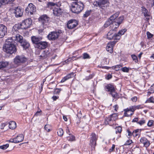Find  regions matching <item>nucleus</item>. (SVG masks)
Listing matches in <instances>:
<instances>
[{
  "label": "nucleus",
  "instance_id": "13d9d810",
  "mask_svg": "<svg viewBox=\"0 0 154 154\" xmlns=\"http://www.w3.org/2000/svg\"><path fill=\"white\" fill-rule=\"evenodd\" d=\"M115 145H114V144H113L112 145V146L111 147V148H110L109 149V152H111L112 151H113L114 150V149H115Z\"/></svg>",
  "mask_w": 154,
  "mask_h": 154
},
{
  "label": "nucleus",
  "instance_id": "0eeeda50",
  "mask_svg": "<svg viewBox=\"0 0 154 154\" xmlns=\"http://www.w3.org/2000/svg\"><path fill=\"white\" fill-rule=\"evenodd\" d=\"M32 24V20L30 18L26 19L20 24L21 29H25L29 27Z\"/></svg>",
  "mask_w": 154,
  "mask_h": 154
},
{
  "label": "nucleus",
  "instance_id": "09e8293b",
  "mask_svg": "<svg viewBox=\"0 0 154 154\" xmlns=\"http://www.w3.org/2000/svg\"><path fill=\"white\" fill-rule=\"evenodd\" d=\"M90 58L88 54L86 53H84L83 54V58L84 59H89Z\"/></svg>",
  "mask_w": 154,
  "mask_h": 154
},
{
  "label": "nucleus",
  "instance_id": "6e6d98bb",
  "mask_svg": "<svg viewBox=\"0 0 154 154\" xmlns=\"http://www.w3.org/2000/svg\"><path fill=\"white\" fill-rule=\"evenodd\" d=\"M91 11H86L85 14H84V17H87L89 16L90 14Z\"/></svg>",
  "mask_w": 154,
  "mask_h": 154
},
{
  "label": "nucleus",
  "instance_id": "6e6552de",
  "mask_svg": "<svg viewBox=\"0 0 154 154\" xmlns=\"http://www.w3.org/2000/svg\"><path fill=\"white\" fill-rule=\"evenodd\" d=\"M26 60V59L24 57L17 56L14 59V62L15 64L19 65L21 63H23Z\"/></svg>",
  "mask_w": 154,
  "mask_h": 154
},
{
  "label": "nucleus",
  "instance_id": "f704fd0d",
  "mask_svg": "<svg viewBox=\"0 0 154 154\" xmlns=\"http://www.w3.org/2000/svg\"><path fill=\"white\" fill-rule=\"evenodd\" d=\"M126 29H124L123 30H120L117 34H116V35H119L120 37V38H121V36L122 35L124 34L125 33L126 31Z\"/></svg>",
  "mask_w": 154,
  "mask_h": 154
},
{
  "label": "nucleus",
  "instance_id": "5fc2aeb1",
  "mask_svg": "<svg viewBox=\"0 0 154 154\" xmlns=\"http://www.w3.org/2000/svg\"><path fill=\"white\" fill-rule=\"evenodd\" d=\"M110 93L113 97H115L117 96V94L115 91L114 90L110 92Z\"/></svg>",
  "mask_w": 154,
  "mask_h": 154
},
{
  "label": "nucleus",
  "instance_id": "a19ab883",
  "mask_svg": "<svg viewBox=\"0 0 154 154\" xmlns=\"http://www.w3.org/2000/svg\"><path fill=\"white\" fill-rule=\"evenodd\" d=\"M112 21H110V19L108 20L104 24V26L105 27H107L110 25L111 23H112Z\"/></svg>",
  "mask_w": 154,
  "mask_h": 154
},
{
  "label": "nucleus",
  "instance_id": "7ed1b4c3",
  "mask_svg": "<svg viewBox=\"0 0 154 154\" xmlns=\"http://www.w3.org/2000/svg\"><path fill=\"white\" fill-rule=\"evenodd\" d=\"M3 50L5 52L10 54L16 51V46L14 44H5L3 47Z\"/></svg>",
  "mask_w": 154,
  "mask_h": 154
},
{
  "label": "nucleus",
  "instance_id": "20e7f679",
  "mask_svg": "<svg viewBox=\"0 0 154 154\" xmlns=\"http://www.w3.org/2000/svg\"><path fill=\"white\" fill-rule=\"evenodd\" d=\"M47 6L50 8H53V7H54L53 10V13L55 15L58 16L60 14L61 10L58 7L56 8V7H57V5L56 3L52 2H49L47 3Z\"/></svg>",
  "mask_w": 154,
  "mask_h": 154
},
{
  "label": "nucleus",
  "instance_id": "412c9836",
  "mask_svg": "<svg viewBox=\"0 0 154 154\" xmlns=\"http://www.w3.org/2000/svg\"><path fill=\"white\" fill-rule=\"evenodd\" d=\"M142 11L144 16L146 17V20H149L150 18V16L147 10L145 8L142 7Z\"/></svg>",
  "mask_w": 154,
  "mask_h": 154
},
{
  "label": "nucleus",
  "instance_id": "39448f33",
  "mask_svg": "<svg viewBox=\"0 0 154 154\" xmlns=\"http://www.w3.org/2000/svg\"><path fill=\"white\" fill-rule=\"evenodd\" d=\"M116 32L114 30H110L107 33L106 35V38L109 40L114 39L115 40H118L120 39V37L119 35H116Z\"/></svg>",
  "mask_w": 154,
  "mask_h": 154
},
{
  "label": "nucleus",
  "instance_id": "393cba45",
  "mask_svg": "<svg viewBox=\"0 0 154 154\" xmlns=\"http://www.w3.org/2000/svg\"><path fill=\"white\" fill-rule=\"evenodd\" d=\"M15 38V37H14L8 38L6 39L5 44H14L13 42H14Z\"/></svg>",
  "mask_w": 154,
  "mask_h": 154
},
{
  "label": "nucleus",
  "instance_id": "8fccbe9b",
  "mask_svg": "<svg viewBox=\"0 0 154 154\" xmlns=\"http://www.w3.org/2000/svg\"><path fill=\"white\" fill-rule=\"evenodd\" d=\"M121 69L124 72H128L129 71V69L126 67L122 68Z\"/></svg>",
  "mask_w": 154,
  "mask_h": 154
},
{
  "label": "nucleus",
  "instance_id": "72a5a7b5",
  "mask_svg": "<svg viewBox=\"0 0 154 154\" xmlns=\"http://www.w3.org/2000/svg\"><path fill=\"white\" fill-rule=\"evenodd\" d=\"M106 87L107 90L109 91H110V92H111L114 90V87L111 85H108Z\"/></svg>",
  "mask_w": 154,
  "mask_h": 154
},
{
  "label": "nucleus",
  "instance_id": "4d7b16f0",
  "mask_svg": "<svg viewBox=\"0 0 154 154\" xmlns=\"http://www.w3.org/2000/svg\"><path fill=\"white\" fill-rule=\"evenodd\" d=\"M75 58V57L74 56H73L72 57H69L68 58L67 60L65 61L66 62V63L69 61H71L72 60H73L74 58Z\"/></svg>",
  "mask_w": 154,
  "mask_h": 154
},
{
  "label": "nucleus",
  "instance_id": "2f4dec72",
  "mask_svg": "<svg viewBox=\"0 0 154 154\" xmlns=\"http://www.w3.org/2000/svg\"><path fill=\"white\" fill-rule=\"evenodd\" d=\"M8 65V62H0V69L6 67Z\"/></svg>",
  "mask_w": 154,
  "mask_h": 154
},
{
  "label": "nucleus",
  "instance_id": "0e129e2a",
  "mask_svg": "<svg viewBox=\"0 0 154 154\" xmlns=\"http://www.w3.org/2000/svg\"><path fill=\"white\" fill-rule=\"evenodd\" d=\"M112 75L109 74L107 75L106 77V79H107L108 80H109L110 79H111L112 78Z\"/></svg>",
  "mask_w": 154,
  "mask_h": 154
},
{
  "label": "nucleus",
  "instance_id": "a211bd4d",
  "mask_svg": "<svg viewBox=\"0 0 154 154\" xmlns=\"http://www.w3.org/2000/svg\"><path fill=\"white\" fill-rule=\"evenodd\" d=\"M140 141V143L143 144L144 146L146 147H148L150 145L149 141L145 137L141 138Z\"/></svg>",
  "mask_w": 154,
  "mask_h": 154
},
{
  "label": "nucleus",
  "instance_id": "a878e982",
  "mask_svg": "<svg viewBox=\"0 0 154 154\" xmlns=\"http://www.w3.org/2000/svg\"><path fill=\"white\" fill-rule=\"evenodd\" d=\"M20 45L25 49L28 48L30 46L29 43L24 39L23 40V41L20 44Z\"/></svg>",
  "mask_w": 154,
  "mask_h": 154
},
{
  "label": "nucleus",
  "instance_id": "69168bd1",
  "mask_svg": "<svg viewBox=\"0 0 154 154\" xmlns=\"http://www.w3.org/2000/svg\"><path fill=\"white\" fill-rule=\"evenodd\" d=\"M6 125V124L5 123H2L1 125V129H3L4 127Z\"/></svg>",
  "mask_w": 154,
  "mask_h": 154
},
{
  "label": "nucleus",
  "instance_id": "473e14b6",
  "mask_svg": "<svg viewBox=\"0 0 154 154\" xmlns=\"http://www.w3.org/2000/svg\"><path fill=\"white\" fill-rule=\"evenodd\" d=\"M139 129H137L134 131L132 133V135L134 137H137L140 136V134L139 132Z\"/></svg>",
  "mask_w": 154,
  "mask_h": 154
},
{
  "label": "nucleus",
  "instance_id": "ea45409f",
  "mask_svg": "<svg viewBox=\"0 0 154 154\" xmlns=\"http://www.w3.org/2000/svg\"><path fill=\"white\" fill-rule=\"evenodd\" d=\"M124 19V17L123 16H122L120 17L117 20H116V21L117 23H118L119 24H120L122 22Z\"/></svg>",
  "mask_w": 154,
  "mask_h": 154
},
{
  "label": "nucleus",
  "instance_id": "bf43d9fd",
  "mask_svg": "<svg viewBox=\"0 0 154 154\" xmlns=\"http://www.w3.org/2000/svg\"><path fill=\"white\" fill-rule=\"evenodd\" d=\"M42 112L41 110L40 109L39 110L37 111L35 114V116H38L40 115V113Z\"/></svg>",
  "mask_w": 154,
  "mask_h": 154
},
{
  "label": "nucleus",
  "instance_id": "680f3d73",
  "mask_svg": "<svg viewBox=\"0 0 154 154\" xmlns=\"http://www.w3.org/2000/svg\"><path fill=\"white\" fill-rule=\"evenodd\" d=\"M111 117H113V118H116V120L117 118V115L116 114H113L111 115Z\"/></svg>",
  "mask_w": 154,
  "mask_h": 154
},
{
  "label": "nucleus",
  "instance_id": "7c9ffc66",
  "mask_svg": "<svg viewBox=\"0 0 154 154\" xmlns=\"http://www.w3.org/2000/svg\"><path fill=\"white\" fill-rule=\"evenodd\" d=\"M49 54V51H43L40 56L42 57V59H44L47 57Z\"/></svg>",
  "mask_w": 154,
  "mask_h": 154
},
{
  "label": "nucleus",
  "instance_id": "37998d69",
  "mask_svg": "<svg viewBox=\"0 0 154 154\" xmlns=\"http://www.w3.org/2000/svg\"><path fill=\"white\" fill-rule=\"evenodd\" d=\"M106 119L107 122L108 121L109 122L111 121H115L116 120V118L111 117V116L109 117Z\"/></svg>",
  "mask_w": 154,
  "mask_h": 154
},
{
  "label": "nucleus",
  "instance_id": "1a4fd4ad",
  "mask_svg": "<svg viewBox=\"0 0 154 154\" xmlns=\"http://www.w3.org/2000/svg\"><path fill=\"white\" fill-rule=\"evenodd\" d=\"M24 136L22 134H20L18 135L16 137L14 138L11 139L9 141L15 143L21 142L24 140Z\"/></svg>",
  "mask_w": 154,
  "mask_h": 154
},
{
  "label": "nucleus",
  "instance_id": "774afa93",
  "mask_svg": "<svg viewBox=\"0 0 154 154\" xmlns=\"http://www.w3.org/2000/svg\"><path fill=\"white\" fill-rule=\"evenodd\" d=\"M150 88V90L152 91V92H153L154 91V83L151 86Z\"/></svg>",
  "mask_w": 154,
  "mask_h": 154
},
{
  "label": "nucleus",
  "instance_id": "e2e57ef3",
  "mask_svg": "<svg viewBox=\"0 0 154 154\" xmlns=\"http://www.w3.org/2000/svg\"><path fill=\"white\" fill-rule=\"evenodd\" d=\"M131 100L132 101L135 102L137 100V98L136 97H134L131 98Z\"/></svg>",
  "mask_w": 154,
  "mask_h": 154
},
{
  "label": "nucleus",
  "instance_id": "dca6fc26",
  "mask_svg": "<svg viewBox=\"0 0 154 154\" xmlns=\"http://www.w3.org/2000/svg\"><path fill=\"white\" fill-rule=\"evenodd\" d=\"M14 13L16 17H21L23 13V10L18 7L16 8L14 10Z\"/></svg>",
  "mask_w": 154,
  "mask_h": 154
},
{
  "label": "nucleus",
  "instance_id": "5701e85b",
  "mask_svg": "<svg viewBox=\"0 0 154 154\" xmlns=\"http://www.w3.org/2000/svg\"><path fill=\"white\" fill-rule=\"evenodd\" d=\"M15 0H0V7L2 5L12 3Z\"/></svg>",
  "mask_w": 154,
  "mask_h": 154
},
{
  "label": "nucleus",
  "instance_id": "79ce46f5",
  "mask_svg": "<svg viewBox=\"0 0 154 154\" xmlns=\"http://www.w3.org/2000/svg\"><path fill=\"white\" fill-rule=\"evenodd\" d=\"M154 98L152 97H151L146 101L145 103H154Z\"/></svg>",
  "mask_w": 154,
  "mask_h": 154
},
{
  "label": "nucleus",
  "instance_id": "c03bdc74",
  "mask_svg": "<svg viewBox=\"0 0 154 154\" xmlns=\"http://www.w3.org/2000/svg\"><path fill=\"white\" fill-rule=\"evenodd\" d=\"M146 123V121L143 119H142L139 122H137L138 124H139L140 125H143Z\"/></svg>",
  "mask_w": 154,
  "mask_h": 154
},
{
  "label": "nucleus",
  "instance_id": "49530a36",
  "mask_svg": "<svg viewBox=\"0 0 154 154\" xmlns=\"http://www.w3.org/2000/svg\"><path fill=\"white\" fill-rule=\"evenodd\" d=\"M146 35L148 39H150L153 36V35L151 34L149 32H146Z\"/></svg>",
  "mask_w": 154,
  "mask_h": 154
},
{
  "label": "nucleus",
  "instance_id": "cd10ccee",
  "mask_svg": "<svg viewBox=\"0 0 154 154\" xmlns=\"http://www.w3.org/2000/svg\"><path fill=\"white\" fill-rule=\"evenodd\" d=\"M21 26L20 24H16L14 26L12 29V32H17L18 29H21Z\"/></svg>",
  "mask_w": 154,
  "mask_h": 154
},
{
  "label": "nucleus",
  "instance_id": "f03ea898",
  "mask_svg": "<svg viewBox=\"0 0 154 154\" xmlns=\"http://www.w3.org/2000/svg\"><path fill=\"white\" fill-rule=\"evenodd\" d=\"M143 108V106L138 105L133 106L129 107L124 110V115L125 116L128 117L131 116L134 114V112L136 109H142Z\"/></svg>",
  "mask_w": 154,
  "mask_h": 154
},
{
  "label": "nucleus",
  "instance_id": "ddd939ff",
  "mask_svg": "<svg viewBox=\"0 0 154 154\" xmlns=\"http://www.w3.org/2000/svg\"><path fill=\"white\" fill-rule=\"evenodd\" d=\"M78 24L77 21L75 20H71L67 23V26L69 29H72L75 27Z\"/></svg>",
  "mask_w": 154,
  "mask_h": 154
},
{
  "label": "nucleus",
  "instance_id": "a18cd8bd",
  "mask_svg": "<svg viewBox=\"0 0 154 154\" xmlns=\"http://www.w3.org/2000/svg\"><path fill=\"white\" fill-rule=\"evenodd\" d=\"M154 121L152 120H150L147 123V125L149 127H151L153 126Z\"/></svg>",
  "mask_w": 154,
  "mask_h": 154
},
{
  "label": "nucleus",
  "instance_id": "e433bc0d",
  "mask_svg": "<svg viewBox=\"0 0 154 154\" xmlns=\"http://www.w3.org/2000/svg\"><path fill=\"white\" fill-rule=\"evenodd\" d=\"M63 129L61 128H60L58 130L57 133L58 135L60 137L62 136L63 134Z\"/></svg>",
  "mask_w": 154,
  "mask_h": 154
},
{
  "label": "nucleus",
  "instance_id": "4c0bfd02",
  "mask_svg": "<svg viewBox=\"0 0 154 154\" xmlns=\"http://www.w3.org/2000/svg\"><path fill=\"white\" fill-rule=\"evenodd\" d=\"M67 139L69 141H75V137L73 135H71L67 137Z\"/></svg>",
  "mask_w": 154,
  "mask_h": 154
},
{
  "label": "nucleus",
  "instance_id": "052dcab7",
  "mask_svg": "<svg viewBox=\"0 0 154 154\" xmlns=\"http://www.w3.org/2000/svg\"><path fill=\"white\" fill-rule=\"evenodd\" d=\"M61 91L60 89H56L55 90V93L56 94H59Z\"/></svg>",
  "mask_w": 154,
  "mask_h": 154
},
{
  "label": "nucleus",
  "instance_id": "f257e3e1",
  "mask_svg": "<svg viewBox=\"0 0 154 154\" xmlns=\"http://www.w3.org/2000/svg\"><path fill=\"white\" fill-rule=\"evenodd\" d=\"M84 8V5L81 2H73L72 5L71 10L73 13L78 14Z\"/></svg>",
  "mask_w": 154,
  "mask_h": 154
},
{
  "label": "nucleus",
  "instance_id": "9b49d317",
  "mask_svg": "<svg viewBox=\"0 0 154 154\" xmlns=\"http://www.w3.org/2000/svg\"><path fill=\"white\" fill-rule=\"evenodd\" d=\"M7 27L3 24H0V38H3L7 33Z\"/></svg>",
  "mask_w": 154,
  "mask_h": 154
},
{
  "label": "nucleus",
  "instance_id": "c85d7f7f",
  "mask_svg": "<svg viewBox=\"0 0 154 154\" xmlns=\"http://www.w3.org/2000/svg\"><path fill=\"white\" fill-rule=\"evenodd\" d=\"M16 124L14 121H11L9 123V128L10 129H14L16 127Z\"/></svg>",
  "mask_w": 154,
  "mask_h": 154
},
{
  "label": "nucleus",
  "instance_id": "bb28decb",
  "mask_svg": "<svg viewBox=\"0 0 154 154\" xmlns=\"http://www.w3.org/2000/svg\"><path fill=\"white\" fill-rule=\"evenodd\" d=\"M74 76V73H72L67 75L66 76L64 77L61 80V82H63L68 79L72 78Z\"/></svg>",
  "mask_w": 154,
  "mask_h": 154
},
{
  "label": "nucleus",
  "instance_id": "4be33fe9",
  "mask_svg": "<svg viewBox=\"0 0 154 154\" xmlns=\"http://www.w3.org/2000/svg\"><path fill=\"white\" fill-rule=\"evenodd\" d=\"M14 37L15 38L14 39L15 43L18 42L20 44L24 40L22 36L19 34H16L15 37Z\"/></svg>",
  "mask_w": 154,
  "mask_h": 154
},
{
  "label": "nucleus",
  "instance_id": "9d476101",
  "mask_svg": "<svg viewBox=\"0 0 154 154\" xmlns=\"http://www.w3.org/2000/svg\"><path fill=\"white\" fill-rule=\"evenodd\" d=\"M59 35L60 33L59 32H52L49 34L47 36V37L50 40H54L57 38Z\"/></svg>",
  "mask_w": 154,
  "mask_h": 154
},
{
  "label": "nucleus",
  "instance_id": "aec40b11",
  "mask_svg": "<svg viewBox=\"0 0 154 154\" xmlns=\"http://www.w3.org/2000/svg\"><path fill=\"white\" fill-rule=\"evenodd\" d=\"M50 18L46 15H44L40 17L39 20L42 23H45L49 21Z\"/></svg>",
  "mask_w": 154,
  "mask_h": 154
},
{
  "label": "nucleus",
  "instance_id": "423d86ee",
  "mask_svg": "<svg viewBox=\"0 0 154 154\" xmlns=\"http://www.w3.org/2000/svg\"><path fill=\"white\" fill-rule=\"evenodd\" d=\"M101 9H105L109 6V3L108 0H99L98 2L97 1L94 3V5H97Z\"/></svg>",
  "mask_w": 154,
  "mask_h": 154
},
{
  "label": "nucleus",
  "instance_id": "6ab92c4d",
  "mask_svg": "<svg viewBox=\"0 0 154 154\" xmlns=\"http://www.w3.org/2000/svg\"><path fill=\"white\" fill-rule=\"evenodd\" d=\"M31 39L33 43L37 45L40 42V40H42V38L35 36H33L31 37Z\"/></svg>",
  "mask_w": 154,
  "mask_h": 154
},
{
  "label": "nucleus",
  "instance_id": "c9c22d12",
  "mask_svg": "<svg viewBox=\"0 0 154 154\" xmlns=\"http://www.w3.org/2000/svg\"><path fill=\"white\" fill-rule=\"evenodd\" d=\"M121 67H122V66L121 65H118L111 67V68L116 71H118L120 69Z\"/></svg>",
  "mask_w": 154,
  "mask_h": 154
},
{
  "label": "nucleus",
  "instance_id": "338daca9",
  "mask_svg": "<svg viewBox=\"0 0 154 154\" xmlns=\"http://www.w3.org/2000/svg\"><path fill=\"white\" fill-rule=\"evenodd\" d=\"M113 108L114 109V110L117 111L118 108V106L117 105H115L113 106Z\"/></svg>",
  "mask_w": 154,
  "mask_h": 154
},
{
  "label": "nucleus",
  "instance_id": "603ef678",
  "mask_svg": "<svg viewBox=\"0 0 154 154\" xmlns=\"http://www.w3.org/2000/svg\"><path fill=\"white\" fill-rule=\"evenodd\" d=\"M131 57L133 60L135 62H137L138 61L137 57L135 55H132Z\"/></svg>",
  "mask_w": 154,
  "mask_h": 154
},
{
  "label": "nucleus",
  "instance_id": "c756f323",
  "mask_svg": "<svg viewBox=\"0 0 154 154\" xmlns=\"http://www.w3.org/2000/svg\"><path fill=\"white\" fill-rule=\"evenodd\" d=\"M119 13L118 12L111 16L109 19L110 21H112V22H113V21L116 19L119 16Z\"/></svg>",
  "mask_w": 154,
  "mask_h": 154
},
{
  "label": "nucleus",
  "instance_id": "f3484780",
  "mask_svg": "<svg viewBox=\"0 0 154 154\" xmlns=\"http://www.w3.org/2000/svg\"><path fill=\"white\" fill-rule=\"evenodd\" d=\"M47 44V43L45 42H40L36 47L39 49H44L46 48Z\"/></svg>",
  "mask_w": 154,
  "mask_h": 154
},
{
  "label": "nucleus",
  "instance_id": "3c124183",
  "mask_svg": "<svg viewBox=\"0 0 154 154\" xmlns=\"http://www.w3.org/2000/svg\"><path fill=\"white\" fill-rule=\"evenodd\" d=\"M132 143V141L131 140H127L126 142L124 144V145H129L131 144Z\"/></svg>",
  "mask_w": 154,
  "mask_h": 154
},
{
  "label": "nucleus",
  "instance_id": "864d4df0",
  "mask_svg": "<svg viewBox=\"0 0 154 154\" xmlns=\"http://www.w3.org/2000/svg\"><path fill=\"white\" fill-rule=\"evenodd\" d=\"M50 126L49 125H46L44 127V128L47 131L49 132L50 131Z\"/></svg>",
  "mask_w": 154,
  "mask_h": 154
},
{
  "label": "nucleus",
  "instance_id": "2eb2a0df",
  "mask_svg": "<svg viewBox=\"0 0 154 154\" xmlns=\"http://www.w3.org/2000/svg\"><path fill=\"white\" fill-rule=\"evenodd\" d=\"M116 42V41H113L109 43L106 47V50L109 53L112 52V48Z\"/></svg>",
  "mask_w": 154,
  "mask_h": 154
},
{
  "label": "nucleus",
  "instance_id": "de8ad7c7",
  "mask_svg": "<svg viewBox=\"0 0 154 154\" xmlns=\"http://www.w3.org/2000/svg\"><path fill=\"white\" fill-rule=\"evenodd\" d=\"M9 144H7L5 145H3L0 146V148L2 149H5L8 148L9 146Z\"/></svg>",
  "mask_w": 154,
  "mask_h": 154
},
{
  "label": "nucleus",
  "instance_id": "4468645a",
  "mask_svg": "<svg viewBox=\"0 0 154 154\" xmlns=\"http://www.w3.org/2000/svg\"><path fill=\"white\" fill-rule=\"evenodd\" d=\"M97 138V136L94 133H93L91 134L90 143L91 146L93 147H94L96 145Z\"/></svg>",
  "mask_w": 154,
  "mask_h": 154
},
{
  "label": "nucleus",
  "instance_id": "f8f14e48",
  "mask_svg": "<svg viewBox=\"0 0 154 154\" xmlns=\"http://www.w3.org/2000/svg\"><path fill=\"white\" fill-rule=\"evenodd\" d=\"M35 11V8L32 3L29 4L26 9V13L28 14L30 13V14H32L33 12Z\"/></svg>",
  "mask_w": 154,
  "mask_h": 154
},
{
  "label": "nucleus",
  "instance_id": "58836bf2",
  "mask_svg": "<svg viewBox=\"0 0 154 154\" xmlns=\"http://www.w3.org/2000/svg\"><path fill=\"white\" fill-rule=\"evenodd\" d=\"M115 130L116 134H120L122 131V128L120 126L117 127L116 128Z\"/></svg>",
  "mask_w": 154,
  "mask_h": 154
},
{
  "label": "nucleus",
  "instance_id": "b1692460",
  "mask_svg": "<svg viewBox=\"0 0 154 154\" xmlns=\"http://www.w3.org/2000/svg\"><path fill=\"white\" fill-rule=\"evenodd\" d=\"M120 25V24L116 21L112 22V24L110 26L111 27V29L114 30L115 32H116V29L119 27Z\"/></svg>",
  "mask_w": 154,
  "mask_h": 154
}]
</instances>
